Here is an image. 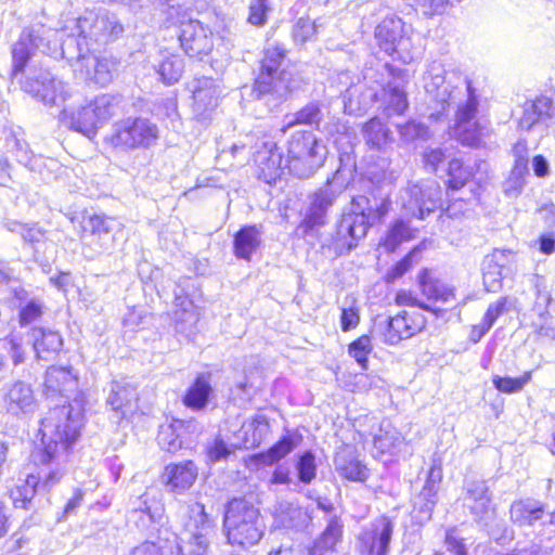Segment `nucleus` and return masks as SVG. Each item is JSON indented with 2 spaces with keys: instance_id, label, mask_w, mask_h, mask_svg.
Masks as SVG:
<instances>
[{
  "instance_id": "obj_1",
  "label": "nucleus",
  "mask_w": 555,
  "mask_h": 555,
  "mask_svg": "<svg viewBox=\"0 0 555 555\" xmlns=\"http://www.w3.org/2000/svg\"><path fill=\"white\" fill-rule=\"evenodd\" d=\"M82 400L74 399L50 409L41 418L36 443L28 456L27 475L42 492H51L64 477L60 466L74 453L86 426Z\"/></svg>"
},
{
  "instance_id": "obj_2",
  "label": "nucleus",
  "mask_w": 555,
  "mask_h": 555,
  "mask_svg": "<svg viewBox=\"0 0 555 555\" xmlns=\"http://www.w3.org/2000/svg\"><path fill=\"white\" fill-rule=\"evenodd\" d=\"M222 527L232 546H254L264 535L266 524L260 508L246 496H234L224 504Z\"/></svg>"
},
{
  "instance_id": "obj_3",
  "label": "nucleus",
  "mask_w": 555,
  "mask_h": 555,
  "mask_svg": "<svg viewBox=\"0 0 555 555\" xmlns=\"http://www.w3.org/2000/svg\"><path fill=\"white\" fill-rule=\"evenodd\" d=\"M287 54L288 51L280 43L263 49L251 87L258 98L271 96L284 100L297 89L296 75L281 68Z\"/></svg>"
},
{
  "instance_id": "obj_4",
  "label": "nucleus",
  "mask_w": 555,
  "mask_h": 555,
  "mask_svg": "<svg viewBox=\"0 0 555 555\" xmlns=\"http://www.w3.org/2000/svg\"><path fill=\"white\" fill-rule=\"evenodd\" d=\"M159 138L158 127L147 118L129 117L114 126L104 143L114 151L146 150Z\"/></svg>"
},
{
  "instance_id": "obj_5",
  "label": "nucleus",
  "mask_w": 555,
  "mask_h": 555,
  "mask_svg": "<svg viewBox=\"0 0 555 555\" xmlns=\"http://www.w3.org/2000/svg\"><path fill=\"white\" fill-rule=\"evenodd\" d=\"M114 115V96L101 94L77 109L63 112L69 129L86 135L95 134L100 124Z\"/></svg>"
},
{
  "instance_id": "obj_6",
  "label": "nucleus",
  "mask_w": 555,
  "mask_h": 555,
  "mask_svg": "<svg viewBox=\"0 0 555 555\" xmlns=\"http://www.w3.org/2000/svg\"><path fill=\"white\" fill-rule=\"evenodd\" d=\"M113 217L105 214L89 212L87 209L69 216L82 246L90 249L103 248L105 237L112 234Z\"/></svg>"
},
{
  "instance_id": "obj_7",
  "label": "nucleus",
  "mask_w": 555,
  "mask_h": 555,
  "mask_svg": "<svg viewBox=\"0 0 555 555\" xmlns=\"http://www.w3.org/2000/svg\"><path fill=\"white\" fill-rule=\"evenodd\" d=\"M178 40L180 48L191 59L203 60L214 50L212 30L197 20L180 22Z\"/></svg>"
},
{
  "instance_id": "obj_8",
  "label": "nucleus",
  "mask_w": 555,
  "mask_h": 555,
  "mask_svg": "<svg viewBox=\"0 0 555 555\" xmlns=\"http://www.w3.org/2000/svg\"><path fill=\"white\" fill-rule=\"evenodd\" d=\"M427 319L422 311L402 310L389 317L383 332L384 343L397 345L409 339L426 328Z\"/></svg>"
},
{
  "instance_id": "obj_9",
  "label": "nucleus",
  "mask_w": 555,
  "mask_h": 555,
  "mask_svg": "<svg viewBox=\"0 0 555 555\" xmlns=\"http://www.w3.org/2000/svg\"><path fill=\"white\" fill-rule=\"evenodd\" d=\"M284 155L275 142H264L254 154V163L257 168V178L269 185L275 184L282 179L285 169H289V163L283 164Z\"/></svg>"
},
{
  "instance_id": "obj_10",
  "label": "nucleus",
  "mask_w": 555,
  "mask_h": 555,
  "mask_svg": "<svg viewBox=\"0 0 555 555\" xmlns=\"http://www.w3.org/2000/svg\"><path fill=\"white\" fill-rule=\"evenodd\" d=\"M351 205L354 214L362 218V221L371 228L383 224L385 219L392 210V199L390 195H379L374 190L365 194L353 196Z\"/></svg>"
},
{
  "instance_id": "obj_11",
  "label": "nucleus",
  "mask_w": 555,
  "mask_h": 555,
  "mask_svg": "<svg viewBox=\"0 0 555 555\" xmlns=\"http://www.w3.org/2000/svg\"><path fill=\"white\" fill-rule=\"evenodd\" d=\"M199 469L193 460H182L166 464L159 475L162 485L175 494L189 491L198 478Z\"/></svg>"
},
{
  "instance_id": "obj_12",
  "label": "nucleus",
  "mask_w": 555,
  "mask_h": 555,
  "mask_svg": "<svg viewBox=\"0 0 555 555\" xmlns=\"http://www.w3.org/2000/svg\"><path fill=\"white\" fill-rule=\"evenodd\" d=\"M393 533V522L387 515H379L370 529L361 532L359 543L364 555H387Z\"/></svg>"
},
{
  "instance_id": "obj_13",
  "label": "nucleus",
  "mask_w": 555,
  "mask_h": 555,
  "mask_svg": "<svg viewBox=\"0 0 555 555\" xmlns=\"http://www.w3.org/2000/svg\"><path fill=\"white\" fill-rule=\"evenodd\" d=\"M321 141L310 131L300 130L292 134L287 142L286 163H298L302 168H311L320 163Z\"/></svg>"
},
{
  "instance_id": "obj_14",
  "label": "nucleus",
  "mask_w": 555,
  "mask_h": 555,
  "mask_svg": "<svg viewBox=\"0 0 555 555\" xmlns=\"http://www.w3.org/2000/svg\"><path fill=\"white\" fill-rule=\"evenodd\" d=\"M416 283L422 296L430 304L455 300V288L446 284L434 268H422L417 272Z\"/></svg>"
},
{
  "instance_id": "obj_15",
  "label": "nucleus",
  "mask_w": 555,
  "mask_h": 555,
  "mask_svg": "<svg viewBox=\"0 0 555 555\" xmlns=\"http://www.w3.org/2000/svg\"><path fill=\"white\" fill-rule=\"evenodd\" d=\"M376 43L385 53L390 56L400 55L401 48L409 41L404 36L403 22L393 16L385 17L375 28Z\"/></svg>"
},
{
  "instance_id": "obj_16",
  "label": "nucleus",
  "mask_w": 555,
  "mask_h": 555,
  "mask_svg": "<svg viewBox=\"0 0 555 555\" xmlns=\"http://www.w3.org/2000/svg\"><path fill=\"white\" fill-rule=\"evenodd\" d=\"M78 376L70 366L51 365L46 370L42 391L47 398L56 399L72 393Z\"/></svg>"
},
{
  "instance_id": "obj_17",
  "label": "nucleus",
  "mask_w": 555,
  "mask_h": 555,
  "mask_svg": "<svg viewBox=\"0 0 555 555\" xmlns=\"http://www.w3.org/2000/svg\"><path fill=\"white\" fill-rule=\"evenodd\" d=\"M371 100L378 105L386 118L402 116L409 108L408 92L404 86L400 85L390 82L383 85L372 94Z\"/></svg>"
},
{
  "instance_id": "obj_18",
  "label": "nucleus",
  "mask_w": 555,
  "mask_h": 555,
  "mask_svg": "<svg viewBox=\"0 0 555 555\" xmlns=\"http://www.w3.org/2000/svg\"><path fill=\"white\" fill-rule=\"evenodd\" d=\"M522 113L517 126L522 131H530L555 116L554 100L546 94H539L522 104Z\"/></svg>"
},
{
  "instance_id": "obj_19",
  "label": "nucleus",
  "mask_w": 555,
  "mask_h": 555,
  "mask_svg": "<svg viewBox=\"0 0 555 555\" xmlns=\"http://www.w3.org/2000/svg\"><path fill=\"white\" fill-rule=\"evenodd\" d=\"M370 227L365 221L343 220L338 224L328 248L332 249L336 256H341L354 248L358 242L366 235Z\"/></svg>"
},
{
  "instance_id": "obj_20",
  "label": "nucleus",
  "mask_w": 555,
  "mask_h": 555,
  "mask_svg": "<svg viewBox=\"0 0 555 555\" xmlns=\"http://www.w3.org/2000/svg\"><path fill=\"white\" fill-rule=\"evenodd\" d=\"M302 441L301 434L297 431L281 436L270 448L250 456V462L256 466H271L286 457Z\"/></svg>"
},
{
  "instance_id": "obj_21",
  "label": "nucleus",
  "mask_w": 555,
  "mask_h": 555,
  "mask_svg": "<svg viewBox=\"0 0 555 555\" xmlns=\"http://www.w3.org/2000/svg\"><path fill=\"white\" fill-rule=\"evenodd\" d=\"M212 396L211 373L202 372L196 374L190 386L185 389L181 402L192 411H202L207 406Z\"/></svg>"
},
{
  "instance_id": "obj_22",
  "label": "nucleus",
  "mask_w": 555,
  "mask_h": 555,
  "mask_svg": "<svg viewBox=\"0 0 555 555\" xmlns=\"http://www.w3.org/2000/svg\"><path fill=\"white\" fill-rule=\"evenodd\" d=\"M189 434L188 422L172 418L159 425L156 442L160 450L176 454L183 448V438Z\"/></svg>"
},
{
  "instance_id": "obj_23",
  "label": "nucleus",
  "mask_w": 555,
  "mask_h": 555,
  "mask_svg": "<svg viewBox=\"0 0 555 555\" xmlns=\"http://www.w3.org/2000/svg\"><path fill=\"white\" fill-rule=\"evenodd\" d=\"M36 49V36L34 30L25 29L11 47L12 64L10 77L16 78L26 73V68Z\"/></svg>"
},
{
  "instance_id": "obj_24",
  "label": "nucleus",
  "mask_w": 555,
  "mask_h": 555,
  "mask_svg": "<svg viewBox=\"0 0 555 555\" xmlns=\"http://www.w3.org/2000/svg\"><path fill=\"white\" fill-rule=\"evenodd\" d=\"M332 199L327 195L323 193L315 194L305 217L297 225L296 231L298 234L300 236H307L325 225L327 223L326 212L328 207L332 206Z\"/></svg>"
},
{
  "instance_id": "obj_25",
  "label": "nucleus",
  "mask_w": 555,
  "mask_h": 555,
  "mask_svg": "<svg viewBox=\"0 0 555 555\" xmlns=\"http://www.w3.org/2000/svg\"><path fill=\"white\" fill-rule=\"evenodd\" d=\"M232 244L235 258L249 262L261 245V232L255 224H244L233 234Z\"/></svg>"
},
{
  "instance_id": "obj_26",
  "label": "nucleus",
  "mask_w": 555,
  "mask_h": 555,
  "mask_svg": "<svg viewBox=\"0 0 555 555\" xmlns=\"http://www.w3.org/2000/svg\"><path fill=\"white\" fill-rule=\"evenodd\" d=\"M477 171L478 166L467 164L462 157L449 159L444 169L447 191L456 192L464 189L474 181Z\"/></svg>"
},
{
  "instance_id": "obj_27",
  "label": "nucleus",
  "mask_w": 555,
  "mask_h": 555,
  "mask_svg": "<svg viewBox=\"0 0 555 555\" xmlns=\"http://www.w3.org/2000/svg\"><path fill=\"white\" fill-rule=\"evenodd\" d=\"M511 299L507 296H501L494 302L490 304L482 320L470 326L468 340L473 344L479 343L491 330L495 321L511 310Z\"/></svg>"
},
{
  "instance_id": "obj_28",
  "label": "nucleus",
  "mask_w": 555,
  "mask_h": 555,
  "mask_svg": "<svg viewBox=\"0 0 555 555\" xmlns=\"http://www.w3.org/2000/svg\"><path fill=\"white\" fill-rule=\"evenodd\" d=\"M514 251L511 249L494 248L482 260V276L485 284L488 282L502 284L503 271L511 262Z\"/></svg>"
},
{
  "instance_id": "obj_29",
  "label": "nucleus",
  "mask_w": 555,
  "mask_h": 555,
  "mask_svg": "<svg viewBox=\"0 0 555 555\" xmlns=\"http://www.w3.org/2000/svg\"><path fill=\"white\" fill-rule=\"evenodd\" d=\"M192 92L193 107L205 113L218 105V90L215 80L209 77L195 79Z\"/></svg>"
},
{
  "instance_id": "obj_30",
  "label": "nucleus",
  "mask_w": 555,
  "mask_h": 555,
  "mask_svg": "<svg viewBox=\"0 0 555 555\" xmlns=\"http://www.w3.org/2000/svg\"><path fill=\"white\" fill-rule=\"evenodd\" d=\"M34 333L33 347L37 358L50 360L61 351L63 339L59 332L37 327L34 330Z\"/></svg>"
},
{
  "instance_id": "obj_31",
  "label": "nucleus",
  "mask_w": 555,
  "mask_h": 555,
  "mask_svg": "<svg viewBox=\"0 0 555 555\" xmlns=\"http://www.w3.org/2000/svg\"><path fill=\"white\" fill-rule=\"evenodd\" d=\"M118 61L115 57L96 56L92 68L87 67L85 79L99 87H106L117 75Z\"/></svg>"
},
{
  "instance_id": "obj_32",
  "label": "nucleus",
  "mask_w": 555,
  "mask_h": 555,
  "mask_svg": "<svg viewBox=\"0 0 555 555\" xmlns=\"http://www.w3.org/2000/svg\"><path fill=\"white\" fill-rule=\"evenodd\" d=\"M4 402L7 409L13 413L28 411L35 403L30 385L22 380L13 383L4 396Z\"/></svg>"
},
{
  "instance_id": "obj_33",
  "label": "nucleus",
  "mask_w": 555,
  "mask_h": 555,
  "mask_svg": "<svg viewBox=\"0 0 555 555\" xmlns=\"http://www.w3.org/2000/svg\"><path fill=\"white\" fill-rule=\"evenodd\" d=\"M417 230L412 228L408 220L398 218L393 220L384 236L380 245L389 253H393L402 243L416 237Z\"/></svg>"
},
{
  "instance_id": "obj_34",
  "label": "nucleus",
  "mask_w": 555,
  "mask_h": 555,
  "mask_svg": "<svg viewBox=\"0 0 555 555\" xmlns=\"http://www.w3.org/2000/svg\"><path fill=\"white\" fill-rule=\"evenodd\" d=\"M361 130L370 149L380 150L391 141V131L377 116L369 118Z\"/></svg>"
},
{
  "instance_id": "obj_35",
  "label": "nucleus",
  "mask_w": 555,
  "mask_h": 555,
  "mask_svg": "<svg viewBox=\"0 0 555 555\" xmlns=\"http://www.w3.org/2000/svg\"><path fill=\"white\" fill-rule=\"evenodd\" d=\"M423 249V244L413 246L400 260L395 262L387 270V272L383 276V281L386 284H392L397 280L401 279L405 273L410 272L414 266L421 262V253Z\"/></svg>"
},
{
  "instance_id": "obj_36",
  "label": "nucleus",
  "mask_w": 555,
  "mask_h": 555,
  "mask_svg": "<svg viewBox=\"0 0 555 555\" xmlns=\"http://www.w3.org/2000/svg\"><path fill=\"white\" fill-rule=\"evenodd\" d=\"M38 491V487L26 474L24 479L9 489L8 494L14 508L28 511Z\"/></svg>"
},
{
  "instance_id": "obj_37",
  "label": "nucleus",
  "mask_w": 555,
  "mask_h": 555,
  "mask_svg": "<svg viewBox=\"0 0 555 555\" xmlns=\"http://www.w3.org/2000/svg\"><path fill=\"white\" fill-rule=\"evenodd\" d=\"M322 119L323 114L321 105L318 102H309L293 114V118L286 124L283 131L302 125L318 129Z\"/></svg>"
},
{
  "instance_id": "obj_38",
  "label": "nucleus",
  "mask_w": 555,
  "mask_h": 555,
  "mask_svg": "<svg viewBox=\"0 0 555 555\" xmlns=\"http://www.w3.org/2000/svg\"><path fill=\"white\" fill-rule=\"evenodd\" d=\"M336 469L343 479L351 482L364 483L370 476V469L358 457L344 460Z\"/></svg>"
},
{
  "instance_id": "obj_39",
  "label": "nucleus",
  "mask_w": 555,
  "mask_h": 555,
  "mask_svg": "<svg viewBox=\"0 0 555 555\" xmlns=\"http://www.w3.org/2000/svg\"><path fill=\"white\" fill-rule=\"evenodd\" d=\"M532 379V371H525L517 377L494 375L492 384L494 388L502 393L520 392Z\"/></svg>"
},
{
  "instance_id": "obj_40",
  "label": "nucleus",
  "mask_w": 555,
  "mask_h": 555,
  "mask_svg": "<svg viewBox=\"0 0 555 555\" xmlns=\"http://www.w3.org/2000/svg\"><path fill=\"white\" fill-rule=\"evenodd\" d=\"M157 73L165 85H173L182 76L183 62L178 54L171 53L160 61Z\"/></svg>"
},
{
  "instance_id": "obj_41",
  "label": "nucleus",
  "mask_w": 555,
  "mask_h": 555,
  "mask_svg": "<svg viewBox=\"0 0 555 555\" xmlns=\"http://www.w3.org/2000/svg\"><path fill=\"white\" fill-rule=\"evenodd\" d=\"M372 350V339L366 334L359 336L348 345V352L350 357L356 360L362 370H367L369 356L371 354Z\"/></svg>"
},
{
  "instance_id": "obj_42",
  "label": "nucleus",
  "mask_w": 555,
  "mask_h": 555,
  "mask_svg": "<svg viewBox=\"0 0 555 555\" xmlns=\"http://www.w3.org/2000/svg\"><path fill=\"white\" fill-rule=\"evenodd\" d=\"M512 153L514 156L512 173L518 178H524L529 172V168H528L529 145H528L527 140H525V139L517 140L513 144Z\"/></svg>"
},
{
  "instance_id": "obj_43",
  "label": "nucleus",
  "mask_w": 555,
  "mask_h": 555,
  "mask_svg": "<svg viewBox=\"0 0 555 555\" xmlns=\"http://www.w3.org/2000/svg\"><path fill=\"white\" fill-rule=\"evenodd\" d=\"M318 28L314 21L308 16L299 17L293 25L292 39L298 44H305L313 40Z\"/></svg>"
},
{
  "instance_id": "obj_44",
  "label": "nucleus",
  "mask_w": 555,
  "mask_h": 555,
  "mask_svg": "<svg viewBox=\"0 0 555 555\" xmlns=\"http://www.w3.org/2000/svg\"><path fill=\"white\" fill-rule=\"evenodd\" d=\"M443 473L442 466L440 463H434L427 474V478L421 494H425L428 496V502L430 503L429 513H431L434 506L436 505V495H437V486L442 481Z\"/></svg>"
},
{
  "instance_id": "obj_45",
  "label": "nucleus",
  "mask_w": 555,
  "mask_h": 555,
  "mask_svg": "<svg viewBox=\"0 0 555 555\" xmlns=\"http://www.w3.org/2000/svg\"><path fill=\"white\" fill-rule=\"evenodd\" d=\"M361 321V308L356 298H352L348 307L340 309L339 325L343 332L356 330Z\"/></svg>"
},
{
  "instance_id": "obj_46",
  "label": "nucleus",
  "mask_w": 555,
  "mask_h": 555,
  "mask_svg": "<svg viewBox=\"0 0 555 555\" xmlns=\"http://www.w3.org/2000/svg\"><path fill=\"white\" fill-rule=\"evenodd\" d=\"M296 468L298 478L304 483H310L317 476V464L314 454L308 450L299 455Z\"/></svg>"
},
{
  "instance_id": "obj_47",
  "label": "nucleus",
  "mask_w": 555,
  "mask_h": 555,
  "mask_svg": "<svg viewBox=\"0 0 555 555\" xmlns=\"http://www.w3.org/2000/svg\"><path fill=\"white\" fill-rule=\"evenodd\" d=\"M393 301L399 307H417L422 310L433 312L435 315H439L441 310L430 307L425 301H422L410 289H399L393 298Z\"/></svg>"
},
{
  "instance_id": "obj_48",
  "label": "nucleus",
  "mask_w": 555,
  "mask_h": 555,
  "mask_svg": "<svg viewBox=\"0 0 555 555\" xmlns=\"http://www.w3.org/2000/svg\"><path fill=\"white\" fill-rule=\"evenodd\" d=\"M343 525L336 519L330 520L326 528L320 535V542L325 550L333 551L335 546L341 541Z\"/></svg>"
},
{
  "instance_id": "obj_49",
  "label": "nucleus",
  "mask_w": 555,
  "mask_h": 555,
  "mask_svg": "<svg viewBox=\"0 0 555 555\" xmlns=\"http://www.w3.org/2000/svg\"><path fill=\"white\" fill-rule=\"evenodd\" d=\"M43 315V305L38 300H29L18 311V324L25 327L38 320Z\"/></svg>"
},
{
  "instance_id": "obj_50",
  "label": "nucleus",
  "mask_w": 555,
  "mask_h": 555,
  "mask_svg": "<svg viewBox=\"0 0 555 555\" xmlns=\"http://www.w3.org/2000/svg\"><path fill=\"white\" fill-rule=\"evenodd\" d=\"M478 112V102L472 96L465 103L459 105L455 112L454 129L468 125L475 119Z\"/></svg>"
},
{
  "instance_id": "obj_51",
  "label": "nucleus",
  "mask_w": 555,
  "mask_h": 555,
  "mask_svg": "<svg viewBox=\"0 0 555 555\" xmlns=\"http://www.w3.org/2000/svg\"><path fill=\"white\" fill-rule=\"evenodd\" d=\"M454 130L459 141L463 145H479L481 139V126L479 125L478 121H474L472 126L465 125Z\"/></svg>"
},
{
  "instance_id": "obj_52",
  "label": "nucleus",
  "mask_w": 555,
  "mask_h": 555,
  "mask_svg": "<svg viewBox=\"0 0 555 555\" xmlns=\"http://www.w3.org/2000/svg\"><path fill=\"white\" fill-rule=\"evenodd\" d=\"M268 0H255L248 8L247 22L256 27H262L268 21Z\"/></svg>"
},
{
  "instance_id": "obj_53",
  "label": "nucleus",
  "mask_w": 555,
  "mask_h": 555,
  "mask_svg": "<svg viewBox=\"0 0 555 555\" xmlns=\"http://www.w3.org/2000/svg\"><path fill=\"white\" fill-rule=\"evenodd\" d=\"M137 399L134 389L127 385H115L112 392L111 403L117 410L129 406L131 401Z\"/></svg>"
},
{
  "instance_id": "obj_54",
  "label": "nucleus",
  "mask_w": 555,
  "mask_h": 555,
  "mask_svg": "<svg viewBox=\"0 0 555 555\" xmlns=\"http://www.w3.org/2000/svg\"><path fill=\"white\" fill-rule=\"evenodd\" d=\"M446 152L440 147H429L422 153L423 167L431 172H436L446 160Z\"/></svg>"
},
{
  "instance_id": "obj_55",
  "label": "nucleus",
  "mask_w": 555,
  "mask_h": 555,
  "mask_svg": "<svg viewBox=\"0 0 555 555\" xmlns=\"http://www.w3.org/2000/svg\"><path fill=\"white\" fill-rule=\"evenodd\" d=\"M444 544L454 555H468L464 539L457 535L455 527L446 530Z\"/></svg>"
},
{
  "instance_id": "obj_56",
  "label": "nucleus",
  "mask_w": 555,
  "mask_h": 555,
  "mask_svg": "<svg viewBox=\"0 0 555 555\" xmlns=\"http://www.w3.org/2000/svg\"><path fill=\"white\" fill-rule=\"evenodd\" d=\"M232 450L221 439H216L207 449L206 455L211 462H219L227 459L231 454Z\"/></svg>"
},
{
  "instance_id": "obj_57",
  "label": "nucleus",
  "mask_w": 555,
  "mask_h": 555,
  "mask_svg": "<svg viewBox=\"0 0 555 555\" xmlns=\"http://www.w3.org/2000/svg\"><path fill=\"white\" fill-rule=\"evenodd\" d=\"M83 498V490L75 489L73 495L67 500L63 507L62 517H67L68 515L73 514L76 511V508H78L81 505Z\"/></svg>"
},
{
  "instance_id": "obj_58",
  "label": "nucleus",
  "mask_w": 555,
  "mask_h": 555,
  "mask_svg": "<svg viewBox=\"0 0 555 555\" xmlns=\"http://www.w3.org/2000/svg\"><path fill=\"white\" fill-rule=\"evenodd\" d=\"M544 512V505L525 508L522 511L520 520L522 524L531 526L543 517Z\"/></svg>"
},
{
  "instance_id": "obj_59",
  "label": "nucleus",
  "mask_w": 555,
  "mask_h": 555,
  "mask_svg": "<svg viewBox=\"0 0 555 555\" xmlns=\"http://www.w3.org/2000/svg\"><path fill=\"white\" fill-rule=\"evenodd\" d=\"M539 251L543 255H552L555 253V237L553 233H543L538 240Z\"/></svg>"
},
{
  "instance_id": "obj_60",
  "label": "nucleus",
  "mask_w": 555,
  "mask_h": 555,
  "mask_svg": "<svg viewBox=\"0 0 555 555\" xmlns=\"http://www.w3.org/2000/svg\"><path fill=\"white\" fill-rule=\"evenodd\" d=\"M9 343H10L9 354L13 361V364L18 365V364L23 363L26 359V352H25L22 344L18 343L14 338H11L9 340Z\"/></svg>"
},
{
  "instance_id": "obj_61",
  "label": "nucleus",
  "mask_w": 555,
  "mask_h": 555,
  "mask_svg": "<svg viewBox=\"0 0 555 555\" xmlns=\"http://www.w3.org/2000/svg\"><path fill=\"white\" fill-rule=\"evenodd\" d=\"M448 4L449 0H423L422 7L425 14L433 16L441 14Z\"/></svg>"
},
{
  "instance_id": "obj_62",
  "label": "nucleus",
  "mask_w": 555,
  "mask_h": 555,
  "mask_svg": "<svg viewBox=\"0 0 555 555\" xmlns=\"http://www.w3.org/2000/svg\"><path fill=\"white\" fill-rule=\"evenodd\" d=\"M532 169L538 178H544L548 175L550 166L546 158L542 154L533 156Z\"/></svg>"
},
{
  "instance_id": "obj_63",
  "label": "nucleus",
  "mask_w": 555,
  "mask_h": 555,
  "mask_svg": "<svg viewBox=\"0 0 555 555\" xmlns=\"http://www.w3.org/2000/svg\"><path fill=\"white\" fill-rule=\"evenodd\" d=\"M194 506L197 509V513H198V516H199V519H198V521L196 524V528L205 529V528L211 527L212 520H211L209 514L206 512L205 504L202 503V502H196L194 504Z\"/></svg>"
},
{
  "instance_id": "obj_64",
  "label": "nucleus",
  "mask_w": 555,
  "mask_h": 555,
  "mask_svg": "<svg viewBox=\"0 0 555 555\" xmlns=\"http://www.w3.org/2000/svg\"><path fill=\"white\" fill-rule=\"evenodd\" d=\"M291 482L289 472L281 467L276 468L271 477V483L273 485H286Z\"/></svg>"
}]
</instances>
